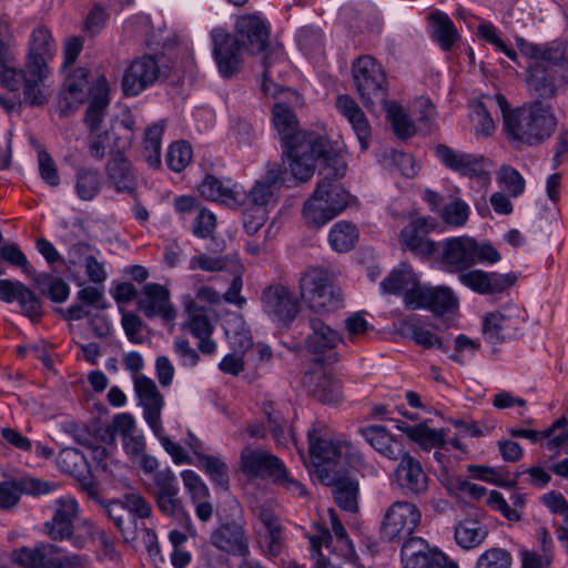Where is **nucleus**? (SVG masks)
I'll return each instance as SVG.
<instances>
[{"mask_svg":"<svg viewBox=\"0 0 568 568\" xmlns=\"http://www.w3.org/2000/svg\"><path fill=\"white\" fill-rule=\"evenodd\" d=\"M329 166H322L318 171L320 181L313 196L304 204L303 217L305 222L320 227L342 213L348 205L351 195L338 182L346 173L344 158H331Z\"/></svg>","mask_w":568,"mask_h":568,"instance_id":"f257e3e1","label":"nucleus"},{"mask_svg":"<svg viewBox=\"0 0 568 568\" xmlns=\"http://www.w3.org/2000/svg\"><path fill=\"white\" fill-rule=\"evenodd\" d=\"M558 119L550 102L532 100L505 114V132L517 148L537 146L556 131Z\"/></svg>","mask_w":568,"mask_h":568,"instance_id":"f03ea898","label":"nucleus"},{"mask_svg":"<svg viewBox=\"0 0 568 568\" xmlns=\"http://www.w3.org/2000/svg\"><path fill=\"white\" fill-rule=\"evenodd\" d=\"M57 51L55 42L49 29L36 28L29 40V50L24 67V101L32 106H40L49 101L52 94L47 84L50 74L49 62L53 60Z\"/></svg>","mask_w":568,"mask_h":568,"instance_id":"7ed1b4c3","label":"nucleus"},{"mask_svg":"<svg viewBox=\"0 0 568 568\" xmlns=\"http://www.w3.org/2000/svg\"><path fill=\"white\" fill-rule=\"evenodd\" d=\"M290 158V170L293 176L302 182L310 180L314 173L315 162L321 166L332 165L331 158H344L334 150L321 134L311 131H300L285 143Z\"/></svg>","mask_w":568,"mask_h":568,"instance_id":"20e7f679","label":"nucleus"},{"mask_svg":"<svg viewBox=\"0 0 568 568\" xmlns=\"http://www.w3.org/2000/svg\"><path fill=\"white\" fill-rule=\"evenodd\" d=\"M301 297L316 313H331L342 307V294L323 268H310L300 278Z\"/></svg>","mask_w":568,"mask_h":568,"instance_id":"39448f33","label":"nucleus"},{"mask_svg":"<svg viewBox=\"0 0 568 568\" xmlns=\"http://www.w3.org/2000/svg\"><path fill=\"white\" fill-rule=\"evenodd\" d=\"M356 90L363 104L371 109L386 103L387 79L382 64L372 55L359 57L352 67Z\"/></svg>","mask_w":568,"mask_h":568,"instance_id":"423d86ee","label":"nucleus"},{"mask_svg":"<svg viewBox=\"0 0 568 568\" xmlns=\"http://www.w3.org/2000/svg\"><path fill=\"white\" fill-rule=\"evenodd\" d=\"M12 561L22 568H90L84 557L49 542L13 550Z\"/></svg>","mask_w":568,"mask_h":568,"instance_id":"0eeeda50","label":"nucleus"},{"mask_svg":"<svg viewBox=\"0 0 568 568\" xmlns=\"http://www.w3.org/2000/svg\"><path fill=\"white\" fill-rule=\"evenodd\" d=\"M308 452L320 478V469L335 473L338 462L349 449V444L335 440L331 437L328 428L323 424H314L307 432Z\"/></svg>","mask_w":568,"mask_h":568,"instance_id":"6e6552de","label":"nucleus"},{"mask_svg":"<svg viewBox=\"0 0 568 568\" xmlns=\"http://www.w3.org/2000/svg\"><path fill=\"white\" fill-rule=\"evenodd\" d=\"M422 514L418 507L409 501H395L387 509L382 536L389 542L399 541L413 535L420 524Z\"/></svg>","mask_w":568,"mask_h":568,"instance_id":"1a4fd4ad","label":"nucleus"},{"mask_svg":"<svg viewBox=\"0 0 568 568\" xmlns=\"http://www.w3.org/2000/svg\"><path fill=\"white\" fill-rule=\"evenodd\" d=\"M52 511L51 520L44 525L48 536L54 541L69 539L75 547H83L85 538L73 536V523L79 513L78 501L70 496L60 497L52 503Z\"/></svg>","mask_w":568,"mask_h":568,"instance_id":"9d476101","label":"nucleus"},{"mask_svg":"<svg viewBox=\"0 0 568 568\" xmlns=\"http://www.w3.org/2000/svg\"><path fill=\"white\" fill-rule=\"evenodd\" d=\"M264 312L281 325H288L300 313V303L294 293L283 284L267 286L262 293Z\"/></svg>","mask_w":568,"mask_h":568,"instance_id":"9b49d317","label":"nucleus"},{"mask_svg":"<svg viewBox=\"0 0 568 568\" xmlns=\"http://www.w3.org/2000/svg\"><path fill=\"white\" fill-rule=\"evenodd\" d=\"M233 39L251 54L265 52L268 47L270 26L257 13L241 16L236 19Z\"/></svg>","mask_w":568,"mask_h":568,"instance_id":"f8f14e48","label":"nucleus"},{"mask_svg":"<svg viewBox=\"0 0 568 568\" xmlns=\"http://www.w3.org/2000/svg\"><path fill=\"white\" fill-rule=\"evenodd\" d=\"M523 326L520 312L516 307L490 313L484 318L483 335L491 345H498L518 336Z\"/></svg>","mask_w":568,"mask_h":568,"instance_id":"ddd939ff","label":"nucleus"},{"mask_svg":"<svg viewBox=\"0 0 568 568\" xmlns=\"http://www.w3.org/2000/svg\"><path fill=\"white\" fill-rule=\"evenodd\" d=\"M139 405L143 409V418L154 435L163 430L161 412L164 407V397L155 382L149 377H135L133 384Z\"/></svg>","mask_w":568,"mask_h":568,"instance_id":"4468645a","label":"nucleus"},{"mask_svg":"<svg viewBox=\"0 0 568 568\" xmlns=\"http://www.w3.org/2000/svg\"><path fill=\"white\" fill-rule=\"evenodd\" d=\"M100 256L101 252L91 244L74 243L68 250V267H83L89 282L102 286L108 278V271Z\"/></svg>","mask_w":568,"mask_h":568,"instance_id":"2eb2a0df","label":"nucleus"},{"mask_svg":"<svg viewBox=\"0 0 568 568\" xmlns=\"http://www.w3.org/2000/svg\"><path fill=\"white\" fill-rule=\"evenodd\" d=\"M211 38L213 41V54L220 74L223 78H232L241 70V47L223 28L213 29Z\"/></svg>","mask_w":568,"mask_h":568,"instance_id":"dca6fc26","label":"nucleus"},{"mask_svg":"<svg viewBox=\"0 0 568 568\" xmlns=\"http://www.w3.org/2000/svg\"><path fill=\"white\" fill-rule=\"evenodd\" d=\"M58 488V484L36 477H21L0 483V508L9 510L16 507L22 494L31 496L47 495Z\"/></svg>","mask_w":568,"mask_h":568,"instance_id":"f3484780","label":"nucleus"},{"mask_svg":"<svg viewBox=\"0 0 568 568\" xmlns=\"http://www.w3.org/2000/svg\"><path fill=\"white\" fill-rule=\"evenodd\" d=\"M435 154L445 168L462 176L487 178L483 155L458 151L446 144L436 145Z\"/></svg>","mask_w":568,"mask_h":568,"instance_id":"a211bd4d","label":"nucleus"},{"mask_svg":"<svg viewBox=\"0 0 568 568\" xmlns=\"http://www.w3.org/2000/svg\"><path fill=\"white\" fill-rule=\"evenodd\" d=\"M160 68L152 55H142L131 62L124 72L122 89L125 95L135 97L159 78Z\"/></svg>","mask_w":568,"mask_h":568,"instance_id":"6ab92c4d","label":"nucleus"},{"mask_svg":"<svg viewBox=\"0 0 568 568\" xmlns=\"http://www.w3.org/2000/svg\"><path fill=\"white\" fill-rule=\"evenodd\" d=\"M526 83L534 100L547 101L554 99L561 85L560 75L552 67L540 61H532L527 68Z\"/></svg>","mask_w":568,"mask_h":568,"instance_id":"aec40b11","label":"nucleus"},{"mask_svg":"<svg viewBox=\"0 0 568 568\" xmlns=\"http://www.w3.org/2000/svg\"><path fill=\"white\" fill-rule=\"evenodd\" d=\"M476 240L469 236L446 239L442 244V263L448 272L463 273L475 265Z\"/></svg>","mask_w":568,"mask_h":568,"instance_id":"412c9836","label":"nucleus"},{"mask_svg":"<svg viewBox=\"0 0 568 568\" xmlns=\"http://www.w3.org/2000/svg\"><path fill=\"white\" fill-rule=\"evenodd\" d=\"M138 307L149 318L161 317L165 322H172L176 317V311L170 301V291L158 283H148L142 287Z\"/></svg>","mask_w":568,"mask_h":568,"instance_id":"4be33fe9","label":"nucleus"},{"mask_svg":"<svg viewBox=\"0 0 568 568\" xmlns=\"http://www.w3.org/2000/svg\"><path fill=\"white\" fill-rule=\"evenodd\" d=\"M398 460L399 464L394 471L398 487L406 495L420 496L425 494L428 489L429 478L419 460L407 452Z\"/></svg>","mask_w":568,"mask_h":568,"instance_id":"5701e85b","label":"nucleus"},{"mask_svg":"<svg viewBox=\"0 0 568 568\" xmlns=\"http://www.w3.org/2000/svg\"><path fill=\"white\" fill-rule=\"evenodd\" d=\"M489 535V526L479 511L468 514L457 520L454 527V539L463 550L479 548Z\"/></svg>","mask_w":568,"mask_h":568,"instance_id":"b1692460","label":"nucleus"},{"mask_svg":"<svg viewBox=\"0 0 568 568\" xmlns=\"http://www.w3.org/2000/svg\"><path fill=\"white\" fill-rule=\"evenodd\" d=\"M282 465L281 459L261 448L245 446L241 452L240 469L248 477L273 478Z\"/></svg>","mask_w":568,"mask_h":568,"instance_id":"393cba45","label":"nucleus"},{"mask_svg":"<svg viewBox=\"0 0 568 568\" xmlns=\"http://www.w3.org/2000/svg\"><path fill=\"white\" fill-rule=\"evenodd\" d=\"M311 333L305 338V349L317 356V362H323V356L331 353L344 341L343 335L324 323L321 318L310 320Z\"/></svg>","mask_w":568,"mask_h":568,"instance_id":"a878e982","label":"nucleus"},{"mask_svg":"<svg viewBox=\"0 0 568 568\" xmlns=\"http://www.w3.org/2000/svg\"><path fill=\"white\" fill-rule=\"evenodd\" d=\"M210 541L216 549L234 557L247 555L251 549L245 529L236 523H227L215 529Z\"/></svg>","mask_w":568,"mask_h":568,"instance_id":"bb28decb","label":"nucleus"},{"mask_svg":"<svg viewBox=\"0 0 568 568\" xmlns=\"http://www.w3.org/2000/svg\"><path fill=\"white\" fill-rule=\"evenodd\" d=\"M320 480L327 486L334 487V499L341 508L347 511H355L357 509V480L342 474L341 470L327 473L322 468L320 469Z\"/></svg>","mask_w":568,"mask_h":568,"instance_id":"cd10ccee","label":"nucleus"},{"mask_svg":"<svg viewBox=\"0 0 568 568\" xmlns=\"http://www.w3.org/2000/svg\"><path fill=\"white\" fill-rule=\"evenodd\" d=\"M359 434L382 456L398 460L406 453L400 437H396L382 425H369L359 428Z\"/></svg>","mask_w":568,"mask_h":568,"instance_id":"c85d7f7f","label":"nucleus"},{"mask_svg":"<svg viewBox=\"0 0 568 568\" xmlns=\"http://www.w3.org/2000/svg\"><path fill=\"white\" fill-rule=\"evenodd\" d=\"M459 281L479 294H494L505 291L516 282L514 274L486 273L481 270L463 272Z\"/></svg>","mask_w":568,"mask_h":568,"instance_id":"c756f323","label":"nucleus"},{"mask_svg":"<svg viewBox=\"0 0 568 568\" xmlns=\"http://www.w3.org/2000/svg\"><path fill=\"white\" fill-rule=\"evenodd\" d=\"M427 219L418 217L406 225L400 232L403 245L415 255L428 257L437 251V244L429 240Z\"/></svg>","mask_w":568,"mask_h":568,"instance_id":"7c9ffc66","label":"nucleus"},{"mask_svg":"<svg viewBox=\"0 0 568 568\" xmlns=\"http://www.w3.org/2000/svg\"><path fill=\"white\" fill-rule=\"evenodd\" d=\"M336 108L351 123L362 149L367 150L369 146L371 126L357 102L349 95L343 94L337 98Z\"/></svg>","mask_w":568,"mask_h":568,"instance_id":"2f4dec72","label":"nucleus"},{"mask_svg":"<svg viewBox=\"0 0 568 568\" xmlns=\"http://www.w3.org/2000/svg\"><path fill=\"white\" fill-rule=\"evenodd\" d=\"M90 104L84 122L91 131H97L105 115L109 105V84L104 77H100L90 90Z\"/></svg>","mask_w":568,"mask_h":568,"instance_id":"473e14b6","label":"nucleus"},{"mask_svg":"<svg viewBox=\"0 0 568 568\" xmlns=\"http://www.w3.org/2000/svg\"><path fill=\"white\" fill-rule=\"evenodd\" d=\"M0 39V84L12 92L24 94L22 68L17 67L16 58Z\"/></svg>","mask_w":568,"mask_h":568,"instance_id":"72a5a7b5","label":"nucleus"},{"mask_svg":"<svg viewBox=\"0 0 568 568\" xmlns=\"http://www.w3.org/2000/svg\"><path fill=\"white\" fill-rule=\"evenodd\" d=\"M185 326L199 339L197 348L202 354L213 355L216 352L217 345L211 338L214 326L206 314L200 311L192 312Z\"/></svg>","mask_w":568,"mask_h":568,"instance_id":"f704fd0d","label":"nucleus"},{"mask_svg":"<svg viewBox=\"0 0 568 568\" xmlns=\"http://www.w3.org/2000/svg\"><path fill=\"white\" fill-rule=\"evenodd\" d=\"M106 174L118 192L132 193L136 186V176L132 170V164L128 159L118 154L112 158L106 165Z\"/></svg>","mask_w":568,"mask_h":568,"instance_id":"c9c22d12","label":"nucleus"},{"mask_svg":"<svg viewBox=\"0 0 568 568\" xmlns=\"http://www.w3.org/2000/svg\"><path fill=\"white\" fill-rule=\"evenodd\" d=\"M430 34L444 51H449L458 39L457 29L444 12L434 11L428 16Z\"/></svg>","mask_w":568,"mask_h":568,"instance_id":"e433bc0d","label":"nucleus"},{"mask_svg":"<svg viewBox=\"0 0 568 568\" xmlns=\"http://www.w3.org/2000/svg\"><path fill=\"white\" fill-rule=\"evenodd\" d=\"M231 180L222 181L213 175H207L199 186V191L207 200L226 204L236 203L240 193Z\"/></svg>","mask_w":568,"mask_h":568,"instance_id":"4c0bfd02","label":"nucleus"},{"mask_svg":"<svg viewBox=\"0 0 568 568\" xmlns=\"http://www.w3.org/2000/svg\"><path fill=\"white\" fill-rule=\"evenodd\" d=\"M400 326L418 346L426 349L436 348L444 353L448 352V346L445 344L443 337L422 325L417 318H406L402 322Z\"/></svg>","mask_w":568,"mask_h":568,"instance_id":"58836bf2","label":"nucleus"},{"mask_svg":"<svg viewBox=\"0 0 568 568\" xmlns=\"http://www.w3.org/2000/svg\"><path fill=\"white\" fill-rule=\"evenodd\" d=\"M103 178L99 170L92 168H78L74 176V190L82 201H92L101 192Z\"/></svg>","mask_w":568,"mask_h":568,"instance_id":"ea45409f","label":"nucleus"},{"mask_svg":"<svg viewBox=\"0 0 568 568\" xmlns=\"http://www.w3.org/2000/svg\"><path fill=\"white\" fill-rule=\"evenodd\" d=\"M163 132V122L153 123L145 129L142 158L151 169H159L161 166V142Z\"/></svg>","mask_w":568,"mask_h":568,"instance_id":"a19ab883","label":"nucleus"},{"mask_svg":"<svg viewBox=\"0 0 568 568\" xmlns=\"http://www.w3.org/2000/svg\"><path fill=\"white\" fill-rule=\"evenodd\" d=\"M89 74L85 68H77L65 80V101L68 106L78 108L89 93Z\"/></svg>","mask_w":568,"mask_h":568,"instance_id":"79ce46f5","label":"nucleus"},{"mask_svg":"<svg viewBox=\"0 0 568 568\" xmlns=\"http://www.w3.org/2000/svg\"><path fill=\"white\" fill-rule=\"evenodd\" d=\"M280 174V169H271L266 174L265 181L256 182L252 187L247 194V202L257 209H263L273 202Z\"/></svg>","mask_w":568,"mask_h":568,"instance_id":"37998d69","label":"nucleus"},{"mask_svg":"<svg viewBox=\"0 0 568 568\" xmlns=\"http://www.w3.org/2000/svg\"><path fill=\"white\" fill-rule=\"evenodd\" d=\"M277 54L267 53L262 61L263 72H262V82H261V91L264 95L276 97L278 93L283 92L287 95L290 102L294 105L301 104V97L291 90H283L277 83L273 81V67L276 63Z\"/></svg>","mask_w":568,"mask_h":568,"instance_id":"c03bdc74","label":"nucleus"},{"mask_svg":"<svg viewBox=\"0 0 568 568\" xmlns=\"http://www.w3.org/2000/svg\"><path fill=\"white\" fill-rule=\"evenodd\" d=\"M359 233L355 224L348 221H339L331 229L328 234V242L331 247L339 253L352 250Z\"/></svg>","mask_w":568,"mask_h":568,"instance_id":"a18cd8bd","label":"nucleus"},{"mask_svg":"<svg viewBox=\"0 0 568 568\" xmlns=\"http://www.w3.org/2000/svg\"><path fill=\"white\" fill-rule=\"evenodd\" d=\"M273 122L284 143L292 139L296 132H300L296 115L285 102H278L274 105Z\"/></svg>","mask_w":568,"mask_h":568,"instance_id":"49530a36","label":"nucleus"},{"mask_svg":"<svg viewBox=\"0 0 568 568\" xmlns=\"http://www.w3.org/2000/svg\"><path fill=\"white\" fill-rule=\"evenodd\" d=\"M328 514H329V518H331V525H332L334 538L331 537V539L328 540L327 544L329 545V547H327L326 545H324V546L327 549L333 547L332 551H335V550L338 551V555L345 559H352L353 556L355 555V550H354L352 540L348 538V535H347L343 524L338 519L336 513L333 509H329ZM329 536H332V535L329 534Z\"/></svg>","mask_w":568,"mask_h":568,"instance_id":"de8ad7c7","label":"nucleus"},{"mask_svg":"<svg viewBox=\"0 0 568 568\" xmlns=\"http://www.w3.org/2000/svg\"><path fill=\"white\" fill-rule=\"evenodd\" d=\"M199 465L205 470L212 481L223 488L229 487V468L226 463L219 456L209 455L194 450Z\"/></svg>","mask_w":568,"mask_h":568,"instance_id":"09e8293b","label":"nucleus"},{"mask_svg":"<svg viewBox=\"0 0 568 568\" xmlns=\"http://www.w3.org/2000/svg\"><path fill=\"white\" fill-rule=\"evenodd\" d=\"M398 428L413 442L417 443L423 449H430L444 443L443 432L432 429L426 424H418L414 426L398 425Z\"/></svg>","mask_w":568,"mask_h":568,"instance_id":"8fccbe9b","label":"nucleus"},{"mask_svg":"<svg viewBox=\"0 0 568 568\" xmlns=\"http://www.w3.org/2000/svg\"><path fill=\"white\" fill-rule=\"evenodd\" d=\"M316 383L312 389L314 396L326 404H334L341 399V382L325 372L316 376Z\"/></svg>","mask_w":568,"mask_h":568,"instance_id":"3c124183","label":"nucleus"},{"mask_svg":"<svg viewBox=\"0 0 568 568\" xmlns=\"http://www.w3.org/2000/svg\"><path fill=\"white\" fill-rule=\"evenodd\" d=\"M568 47L562 42H552L542 48L541 60L544 64L550 63L562 69L560 82L568 84Z\"/></svg>","mask_w":568,"mask_h":568,"instance_id":"603ef678","label":"nucleus"},{"mask_svg":"<svg viewBox=\"0 0 568 568\" xmlns=\"http://www.w3.org/2000/svg\"><path fill=\"white\" fill-rule=\"evenodd\" d=\"M469 214L470 209L468 204L459 197H455L439 211L443 222L453 227L464 226L468 221Z\"/></svg>","mask_w":568,"mask_h":568,"instance_id":"864d4df0","label":"nucleus"},{"mask_svg":"<svg viewBox=\"0 0 568 568\" xmlns=\"http://www.w3.org/2000/svg\"><path fill=\"white\" fill-rule=\"evenodd\" d=\"M387 111V118L389 119L392 126L397 136L406 139L415 133V126L404 112L403 108L396 102L383 103Z\"/></svg>","mask_w":568,"mask_h":568,"instance_id":"5fc2aeb1","label":"nucleus"},{"mask_svg":"<svg viewBox=\"0 0 568 568\" xmlns=\"http://www.w3.org/2000/svg\"><path fill=\"white\" fill-rule=\"evenodd\" d=\"M458 300L454 292L447 286H437L432 288L429 311L436 314H445L455 310Z\"/></svg>","mask_w":568,"mask_h":568,"instance_id":"6e6d98bb","label":"nucleus"},{"mask_svg":"<svg viewBox=\"0 0 568 568\" xmlns=\"http://www.w3.org/2000/svg\"><path fill=\"white\" fill-rule=\"evenodd\" d=\"M57 465L61 471L79 476L85 467V458L79 449L68 447L60 450Z\"/></svg>","mask_w":568,"mask_h":568,"instance_id":"4d7b16f0","label":"nucleus"},{"mask_svg":"<svg viewBox=\"0 0 568 568\" xmlns=\"http://www.w3.org/2000/svg\"><path fill=\"white\" fill-rule=\"evenodd\" d=\"M192 156L191 145L185 141H179L170 145L166 162L172 171L181 172L190 164Z\"/></svg>","mask_w":568,"mask_h":568,"instance_id":"13d9d810","label":"nucleus"},{"mask_svg":"<svg viewBox=\"0 0 568 568\" xmlns=\"http://www.w3.org/2000/svg\"><path fill=\"white\" fill-rule=\"evenodd\" d=\"M156 506L161 513L168 517H171L180 523H190V516L184 509L179 494H172L168 496H158L155 498Z\"/></svg>","mask_w":568,"mask_h":568,"instance_id":"bf43d9fd","label":"nucleus"},{"mask_svg":"<svg viewBox=\"0 0 568 568\" xmlns=\"http://www.w3.org/2000/svg\"><path fill=\"white\" fill-rule=\"evenodd\" d=\"M510 552L503 548L494 547L485 550L478 558L475 568H511Z\"/></svg>","mask_w":568,"mask_h":568,"instance_id":"052dcab7","label":"nucleus"},{"mask_svg":"<svg viewBox=\"0 0 568 568\" xmlns=\"http://www.w3.org/2000/svg\"><path fill=\"white\" fill-rule=\"evenodd\" d=\"M415 278L414 274L409 270H396L393 271L381 283V288L384 293L397 294L403 291H408L413 285Z\"/></svg>","mask_w":568,"mask_h":568,"instance_id":"680f3d73","label":"nucleus"},{"mask_svg":"<svg viewBox=\"0 0 568 568\" xmlns=\"http://www.w3.org/2000/svg\"><path fill=\"white\" fill-rule=\"evenodd\" d=\"M498 181L504 185L508 193L517 197L525 191V180L523 175L509 165H503L498 171Z\"/></svg>","mask_w":568,"mask_h":568,"instance_id":"e2e57ef3","label":"nucleus"},{"mask_svg":"<svg viewBox=\"0 0 568 568\" xmlns=\"http://www.w3.org/2000/svg\"><path fill=\"white\" fill-rule=\"evenodd\" d=\"M329 539V530L322 525H316L315 532L310 537L313 556L317 557L315 561V568H339L335 565H332L329 561H326L321 551L322 545L329 547L327 544Z\"/></svg>","mask_w":568,"mask_h":568,"instance_id":"0e129e2a","label":"nucleus"},{"mask_svg":"<svg viewBox=\"0 0 568 568\" xmlns=\"http://www.w3.org/2000/svg\"><path fill=\"white\" fill-rule=\"evenodd\" d=\"M16 301L24 315L30 318H40L42 315V306L40 298L27 285L22 284L18 291Z\"/></svg>","mask_w":568,"mask_h":568,"instance_id":"69168bd1","label":"nucleus"},{"mask_svg":"<svg viewBox=\"0 0 568 568\" xmlns=\"http://www.w3.org/2000/svg\"><path fill=\"white\" fill-rule=\"evenodd\" d=\"M432 288L433 287L419 285L414 281L412 287L405 293V305L410 310H428Z\"/></svg>","mask_w":568,"mask_h":568,"instance_id":"338daca9","label":"nucleus"},{"mask_svg":"<svg viewBox=\"0 0 568 568\" xmlns=\"http://www.w3.org/2000/svg\"><path fill=\"white\" fill-rule=\"evenodd\" d=\"M448 557L436 549H429L413 559L412 564L403 565L404 568H445Z\"/></svg>","mask_w":568,"mask_h":568,"instance_id":"774afa93","label":"nucleus"}]
</instances>
